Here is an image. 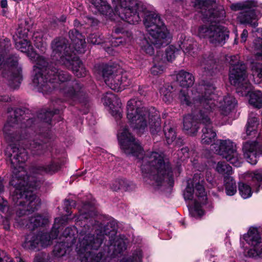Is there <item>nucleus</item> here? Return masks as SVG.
<instances>
[{
	"mask_svg": "<svg viewBox=\"0 0 262 262\" xmlns=\"http://www.w3.org/2000/svg\"><path fill=\"white\" fill-rule=\"evenodd\" d=\"M256 1L247 0L245 2L232 4L230 8L233 11H241L237 16V20L243 24H249L253 28L258 24L256 21V16L255 13V8L258 7Z\"/></svg>",
	"mask_w": 262,
	"mask_h": 262,
	"instance_id": "nucleus-13",
	"label": "nucleus"
},
{
	"mask_svg": "<svg viewBox=\"0 0 262 262\" xmlns=\"http://www.w3.org/2000/svg\"><path fill=\"white\" fill-rule=\"evenodd\" d=\"M176 79L180 85L184 88L191 86L194 82L193 76L191 73L184 70L180 71L176 74Z\"/></svg>",
	"mask_w": 262,
	"mask_h": 262,
	"instance_id": "nucleus-24",
	"label": "nucleus"
},
{
	"mask_svg": "<svg viewBox=\"0 0 262 262\" xmlns=\"http://www.w3.org/2000/svg\"><path fill=\"white\" fill-rule=\"evenodd\" d=\"M14 41L16 48L20 52L27 54L30 59L35 63L33 69L34 75L33 78V82L35 85L38 86L40 85V82L39 79L40 78L41 80H43L39 72L41 69L40 66H42V63H43V66L46 64V60L44 57L40 56L33 51V47L28 39H18Z\"/></svg>",
	"mask_w": 262,
	"mask_h": 262,
	"instance_id": "nucleus-12",
	"label": "nucleus"
},
{
	"mask_svg": "<svg viewBox=\"0 0 262 262\" xmlns=\"http://www.w3.org/2000/svg\"><path fill=\"white\" fill-rule=\"evenodd\" d=\"M118 139L121 148L125 154L138 159V162L145 182L157 186H160L163 181L170 185L173 183L170 165L168 162H165L163 153L148 152L143 157V148L125 126H121L119 130Z\"/></svg>",
	"mask_w": 262,
	"mask_h": 262,
	"instance_id": "nucleus-3",
	"label": "nucleus"
},
{
	"mask_svg": "<svg viewBox=\"0 0 262 262\" xmlns=\"http://www.w3.org/2000/svg\"><path fill=\"white\" fill-rule=\"evenodd\" d=\"M92 4L96 13H99L103 15L110 16L112 12L110 6L103 0H88Z\"/></svg>",
	"mask_w": 262,
	"mask_h": 262,
	"instance_id": "nucleus-26",
	"label": "nucleus"
},
{
	"mask_svg": "<svg viewBox=\"0 0 262 262\" xmlns=\"http://www.w3.org/2000/svg\"><path fill=\"white\" fill-rule=\"evenodd\" d=\"M215 169L219 173L224 175L229 176L232 173L231 166L224 162H218Z\"/></svg>",
	"mask_w": 262,
	"mask_h": 262,
	"instance_id": "nucleus-38",
	"label": "nucleus"
},
{
	"mask_svg": "<svg viewBox=\"0 0 262 262\" xmlns=\"http://www.w3.org/2000/svg\"><path fill=\"white\" fill-rule=\"evenodd\" d=\"M203 180L199 181L195 186V194L197 199H194V205L189 208L190 214L192 216L198 218L204 214L201 204L206 203L207 200L206 192L205 190Z\"/></svg>",
	"mask_w": 262,
	"mask_h": 262,
	"instance_id": "nucleus-18",
	"label": "nucleus"
},
{
	"mask_svg": "<svg viewBox=\"0 0 262 262\" xmlns=\"http://www.w3.org/2000/svg\"><path fill=\"white\" fill-rule=\"evenodd\" d=\"M238 190L241 196L245 199L250 198L252 193L251 187L243 182L238 183Z\"/></svg>",
	"mask_w": 262,
	"mask_h": 262,
	"instance_id": "nucleus-37",
	"label": "nucleus"
},
{
	"mask_svg": "<svg viewBox=\"0 0 262 262\" xmlns=\"http://www.w3.org/2000/svg\"><path fill=\"white\" fill-rule=\"evenodd\" d=\"M58 233V227L55 224L50 233L40 232L37 234L30 233L27 235L23 246L27 249L39 250L40 247L51 245V241L57 238Z\"/></svg>",
	"mask_w": 262,
	"mask_h": 262,
	"instance_id": "nucleus-14",
	"label": "nucleus"
},
{
	"mask_svg": "<svg viewBox=\"0 0 262 262\" xmlns=\"http://www.w3.org/2000/svg\"><path fill=\"white\" fill-rule=\"evenodd\" d=\"M29 30V29L28 28H23L21 26H19L15 32V34L13 35L14 40L27 39Z\"/></svg>",
	"mask_w": 262,
	"mask_h": 262,
	"instance_id": "nucleus-42",
	"label": "nucleus"
},
{
	"mask_svg": "<svg viewBox=\"0 0 262 262\" xmlns=\"http://www.w3.org/2000/svg\"><path fill=\"white\" fill-rule=\"evenodd\" d=\"M66 20V17L65 16H62L59 19V21L64 22Z\"/></svg>",
	"mask_w": 262,
	"mask_h": 262,
	"instance_id": "nucleus-60",
	"label": "nucleus"
},
{
	"mask_svg": "<svg viewBox=\"0 0 262 262\" xmlns=\"http://www.w3.org/2000/svg\"><path fill=\"white\" fill-rule=\"evenodd\" d=\"M35 46H36V48H38V49H40V50L42 51V52H44L46 50V45L45 43H41V44L40 45H39V44H38L37 42H36L35 44Z\"/></svg>",
	"mask_w": 262,
	"mask_h": 262,
	"instance_id": "nucleus-55",
	"label": "nucleus"
},
{
	"mask_svg": "<svg viewBox=\"0 0 262 262\" xmlns=\"http://www.w3.org/2000/svg\"><path fill=\"white\" fill-rule=\"evenodd\" d=\"M103 104L108 107L110 113L116 120L122 117V103L119 98L112 92H107L102 98Z\"/></svg>",
	"mask_w": 262,
	"mask_h": 262,
	"instance_id": "nucleus-20",
	"label": "nucleus"
},
{
	"mask_svg": "<svg viewBox=\"0 0 262 262\" xmlns=\"http://www.w3.org/2000/svg\"><path fill=\"white\" fill-rule=\"evenodd\" d=\"M67 242H62L57 244L53 250L54 254L57 257H61L66 254L70 246L67 244Z\"/></svg>",
	"mask_w": 262,
	"mask_h": 262,
	"instance_id": "nucleus-34",
	"label": "nucleus"
},
{
	"mask_svg": "<svg viewBox=\"0 0 262 262\" xmlns=\"http://www.w3.org/2000/svg\"><path fill=\"white\" fill-rule=\"evenodd\" d=\"M60 219H59V218H56V219H55V223H59V221H60Z\"/></svg>",
	"mask_w": 262,
	"mask_h": 262,
	"instance_id": "nucleus-61",
	"label": "nucleus"
},
{
	"mask_svg": "<svg viewBox=\"0 0 262 262\" xmlns=\"http://www.w3.org/2000/svg\"><path fill=\"white\" fill-rule=\"evenodd\" d=\"M248 31L246 29H244L243 31V32L242 33L241 36L242 42H245L246 41L247 38L248 37Z\"/></svg>",
	"mask_w": 262,
	"mask_h": 262,
	"instance_id": "nucleus-54",
	"label": "nucleus"
},
{
	"mask_svg": "<svg viewBox=\"0 0 262 262\" xmlns=\"http://www.w3.org/2000/svg\"><path fill=\"white\" fill-rule=\"evenodd\" d=\"M88 41L93 45H99L102 43V39L95 34H91L88 38Z\"/></svg>",
	"mask_w": 262,
	"mask_h": 262,
	"instance_id": "nucleus-47",
	"label": "nucleus"
},
{
	"mask_svg": "<svg viewBox=\"0 0 262 262\" xmlns=\"http://www.w3.org/2000/svg\"><path fill=\"white\" fill-rule=\"evenodd\" d=\"M188 148L187 147H183L181 148V150L179 152L178 155H180L181 154H183L184 155V160L186 158H188L189 157V153H188Z\"/></svg>",
	"mask_w": 262,
	"mask_h": 262,
	"instance_id": "nucleus-52",
	"label": "nucleus"
},
{
	"mask_svg": "<svg viewBox=\"0 0 262 262\" xmlns=\"http://www.w3.org/2000/svg\"><path fill=\"white\" fill-rule=\"evenodd\" d=\"M180 41L181 43L179 45V47L183 50L186 55L194 57L196 55V43L192 39H186L184 35H181Z\"/></svg>",
	"mask_w": 262,
	"mask_h": 262,
	"instance_id": "nucleus-23",
	"label": "nucleus"
},
{
	"mask_svg": "<svg viewBox=\"0 0 262 262\" xmlns=\"http://www.w3.org/2000/svg\"><path fill=\"white\" fill-rule=\"evenodd\" d=\"M200 66L204 70L210 74L214 72V69H215V63L214 59L208 57L204 58L200 62Z\"/></svg>",
	"mask_w": 262,
	"mask_h": 262,
	"instance_id": "nucleus-35",
	"label": "nucleus"
},
{
	"mask_svg": "<svg viewBox=\"0 0 262 262\" xmlns=\"http://www.w3.org/2000/svg\"><path fill=\"white\" fill-rule=\"evenodd\" d=\"M20 262H25L22 259H20L19 260ZM34 262H43V260L41 257L40 256H36L35 257Z\"/></svg>",
	"mask_w": 262,
	"mask_h": 262,
	"instance_id": "nucleus-58",
	"label": "nucleus"
},
{
	"mask_svg": "<svg viewBox=\"0 0 262 262\" xmlns=\"http://www.w3.org/2000/svg\"><path fill=\"white\" fill-rule=\"evenodd\" d=\"M111 45L112 47H118L125 44V40L122 37L113 38L111 40Z\"/></svg>",
	"mask_w": 262,
	"mask_h": 262,
	"instance_id": "nucleus-48",
	"label": "nucleus"
},
{
	"mask_svg": "<svg viewBox=\"0 0 262 262\" xmlns=\"http://www.w3.org/2000/svg\"><path fill=\"white\" fill-rule=\"evenodd\" d=\"M111 48H110V47H108V48H107V49H106V51H107V52H108V53L111 51Z\"/></svg>",
	"mask_w": 262,
	"mask_h": 262,
	"instance_id": "nucleus-62",
	"label": "nucleus"
},
{
	"mask_svg": "<svg viewBox=\"0 0 262 262\" xmlns=\"http://www.w3.org/2000/svg\"><path fill=\"white\" fill-rule=\"evenodd\" d=\"M215 87L212 84L199 85L192 91L191 98L186 90H181L179 98L181 103L191 107H197L199 112L188 114L183 118V128L190 136H195L198 132V123L204 125L202 129L201 141L203 144H212L216 138V131L212 126V118L216 114L217 104L222 115L227 116L234 108L235 99L229 95L224 97H218L214 94Z\"/></svg>",
	"mask_w": 262,
	"mask_h": 262,
	"instance_id": "nucleus-1",
	"label": "nucleus"
},
{
	"mask_svg": "<svg viewBox=\"0 0 262 262\" xmlns=\"http://www.w3.org/2000/svg\"><path fill=\"white\" fill-rule=\"evenodd\" d=\"M0 5L2 8H5L7 7V0H1Z\"/></svg>",
	"mask_w": 262,
	"mask_h": 262,
	"instance_id": "nucleus-57",
	"label": "nucleus"
},
{
	"mask_svg": "<svg viewBox=\"0 0 262 262\" xmlns=\"http://www.w3.org/2000/svg\"><path fill=\"white\" fill-rule=\"evenodd\" d=\"M101 73L106 84L114 91H121L130 84L126 72L122 73L112 66H103Z\"/></svg>",
	"mask_w": 262,
	"mask_h": 262,
	"instance_id": "nucleus-11",
	"label": "nucleus"
},
{
	"mask_svg": "<svg viewBox=\"0 0 262 262\" xmlns=\"http://www.w3.org/2000/svg\"><path fill=\"white\" fill-rule=\"evenodd\" d=\"M164 132L167 143L170 144L176 138L175 130L170 125L166 124L164 126Z\"/></svg>",
	"mask_w": 262,
	"mask_h": 262,
	"instance_id": "nucleus-39",
	"label": "nucleus"
},
{
	"mask_svg": "<svg viewBox=\"0 0 262 262\" xmlns=\"http://www.w3.org/2000/svg\"><path fill=\"white\" fill-rule=\"evenodd\" d=\"M59 113V110L55 109L51 111L50 109L45 110L39 114L38 117L46 122L49 123L51 121V118L54 114Z\"/></svg>",
	"mask_w": 262,
	"mask_h": 262,
	"instance_id": "nucleus-36",
	"label": "nucleus"
},
{
	"mask_svg": "<svg viewBox=\"0 0 262 262\" xmlns=\"http://www.w3.org/2000/svg\"><path fill=\"white\" fill-rule=\"evenodd\" d=\"M225 190L227 195L232 196L234 195L236 191V185L235 181L231 177H225L224 178Z\"/></svg>",
	"mask_w": 262,
	"mask_h": 262,
	"instance_id": "nucleus-30",
	"label": "nucleus"
},
{
	"mask_svg": "<svg viewBox=\"0 0 262 262\" xmlns=\"http://www.w3.org/2000/svg\"><path fill=\"white\" fill-rule=\"evenodd\" d=\"M127 118L132 127L142 133L149 126L150 131L156 135L161 130V119L159 112L154 108L144 106L138 98L130 99L126 106Z\"/></svg>",
	"mask_w": 262,
	"mask_h": 262,
	"instance_id": "nucleus-8",
	"label": "nucleus"
},
{
	"mask_svg": "<svg viewBox=\"0 0 262 262\" xmlns=\"http://www.w3.org/2000/svg\"><path fill=\"white\" fill-rule=\"evenodd\" d=\"M239 56L230 57L229 81L231 84L236 87V92L241 96H246L251 91V85L247 80V67L245 64L239 61Z\"/></svg>",
	"mask_w": 262,
	"mask_h": 262,
	"instance_id": "nucleus-10",
	"label": "nucleus"
},
{
	"mask_svg": "<svg viewBox=\"0 0 262 262\" xmlns=\"http://www.w3.org/2000/svg\"><path fill=\"white\" fill-rule=\"evenodd\" d=\"M160 93L163 101L166 103H170L173 100V87L171 85L166 84L160 90Z\"/></svg>",
	"mask_w": 262,
	"mask_h": 262,
	"instance_id": "nucleus-29",
	"label": "nucleus"
},
{
	"mask_svg": "<svg viewBox=\"0 0 262 262\" xmlns=\"http://www.w3.org/2000/svg\"><path fill=\"white\" fill-rule=\"evenodd\" d=\"M69 37L72 41V46L78 53H84L85 48V38L76 29L69 32Z\"/></svg>",
	"mask_w": 262,
	"mask_h": 262,
	"instance_id": "nucleus-22",
	"label": "nucleus"
},
{
	"mask_svg": "<svg viewBox=\"0 0 262 262\" xmlns=\"http://www.w3.org/2000/svg\"><path fill=\"white\" fill-rule=\"evenodd\" d=\"M180 50L174 46L171 45L168 47L165 50V57L168 61H173L177 55L179 54Z\"/></svg>",
	"mask_w": 262,
	"mask_h": 262,
	"instance_id": "nucleus-40",
	"label": "nucleus"
},
{
	"mask_svg": "<svg viewBox=\"0 0 262 262\" xmlns=\"http://www.w3.org/2000/svg\"><path fill=\"white\" fill-rule=\"evenodd\" d=\"M112 1L115 5V14L128 24L138 23L141 21V17H144V25L153 43L163 45L168 43L169 33L158 14L146 8L139 9V5L135 0Z\"/></svg>",
	"mask_w": 262,
	"mask_h": 262,
	"instance_id": "nucleus-4",
	"label": "nucleus"
},
{
	"mask_svg": "<svg viewBox=\"0 0 262 262\" xmlns=\"http://www.w3.org/2000/svg\"><path fill=\"white\" fill-rule=\"evenodd\" d=\"M176 2L179 3L180 5L183 7L184 8V0H174Z\"/></svg>",
	"mask_w": 262,
	"mask_h": 262,
	"instance_id": "nucleus-59",
	"label": "nucleus"
},
{
	"mask_svg": "<svg viewBox=\"0 0 262 262\" xmlns=\"http://www.w3.org/2000/svg\"><path fill=\"white\" fill-rule=\"evenodd\" d=\"M5 155L10 158L11 168H13L11 185L15 189L12 196L13 201L19 208L17 211L19 216L29 214L36 210L40 205V200L33 193V189H37L41 184L40 181L34 175L48 173L52 174L60 168L59 164L51 161L44 165L33 167L30 170L31 174L26 176L24 163L28 159V154L24 148H18L10 145L5 150Z\"/></svg>",
	"mask_w": 262,
	"mask_h": 262,
	"instance_id": "nucleus-2",
	"label": "nucleus"
},
{
	"mask_svg": "<svg viewBox=\"0 0 262 262\" xmlns=\"http://www.w3.org/2000/svg\"><path fill=\"white\" fill-rule=\"evenodd\" d=\"M40 67L39 73L43 80L39 79L40 85L38 86L33 82L39 92L48 94L58 87L66 101L81 102L84 98L85 94L82 84L77 80H71V76L68 72L49 66L47 61L44 66L42 63Z\"/></svg>",
	"mask_w": 262,
	"mask_h": 262,
	"instance_id": "nucleus-5",
	"label": "nucleus"
},
{
	"mask_svg": "<svg viewBox=\"0 0 262 262\" xmlns=\"http://www.w3.org/2000/svg\"><path fill=\"white\" fill-rule=\"evenodd\" d=\"M249 103L255 107H262V93L259 91L252 92L249 94Z\"/></svg>",
	"mask_w": 262,
	"mask_h": 262,
	"instance_id": "nucleus-32",
	"label": "nucleus"
},
{
	"mask_svg": "<svg viewBox=\"0 0 262 262\" xmlns=\"http://www.w3.org/2000/svg\"><path fill=\"white\" fill-rule=\"evenodd\" d=\"M71 64L69 66H66L68 68H71L73 73L77 77H81L85 76L87 74V71L84 68L82 62L79 59L74 55L71 59Z\"/></svg>",
	"mask_w": 262,
	"mask_h": 262,
	"instance_id": "nucleus-25",
	"label": "nucleus"
},
{
	"mask_svg": "<svg viewBox=\"0 0 262 262\" xmlns=\"http://www.w3.org/2000/svg\"><path fill=\"white\" fill-rule=\"evenodd\" d=\"M68 41L64 38H55L51 43L52 52L51 56L53 60L65 66L71 64V59L75 55L72 51L70 46H68Z\"/></svg>",
	"mask_w": 262,
	"mask_h": 262,
	"instance_id": "nucleus-15",
	"label": "nucleus"
},
{
	"mask_svg": "<svg viewBox=\"0 0 262 262\" xmlns=\"http://www.w3.org/2000/svg\"><path fill=\"white\" fill-rule=\"evenodd\" d=\"M29 148L33 154L39 155L44 152L47 148V145L41 143L40 141H33L30 144Z\"/></svg>",
	"mask_w": 262,
	"mask_h": 262,
	"instance_id": "nucleus-33",
	"label": "nucleus"
},
{
	"mask_svg": "<svg viewBox=\"0 0 262 262\" xmlns=\"http://www.w3.org/2000/svg\"><path fill=\"white\" fill-rule=\"evenodd\" d=\"M194 189L188 184L183 192L184 198L185 200H193L194 199Z\"/></svg>",
	"mask_w": 262,
	"mask_h": 262,
	"instance_id": "nucleus-45",
	"label": "nucleus"
},
{
	"mask_svg": "<svg viewBox=\"0 0 262 262\" xmlns=\"http://www.w3.org/2000/svg\"><path fill=\"white\" fill-rule=\"evenodd\" d=\"M142 253L140 249H137L133 253L132 256L124 257L120 262H142Z\"/></svg>",
	"mask_w": 262,
	"mask_h": 262,
	"instance_id": "nucleus-41",
	"label": "nucleus"
},
{
	"mask_svg": "<svg viewBox=\"0 0 262 262\" xmlns=\"http://www.w3.org/2000/svg\"><path fill=\"white\" fill-rule=\"evenodd\" d=\"M18 57L13 56L7 59L6 63L12 68L13 72L11 76L10 85L15 89L19 86L23 79L21 67L18 66Z\"/></svg>",
	"mask_w": 262,
	"mask_h": 262,
	"instance_id": "nucleus-21",
	"label": "nucleus"
},
{
	"mask_svg": "<svg viewBox=\"0 0 262 262\" xmlns=\"http://www.w3.org/2000/svg\"><path fill=\"white\" fill-rule=\"evenodd\" d=\"M117 248L119 252L123 251L126 249V245L124 241H120L118 243Z\"/></svg>",
	"mask_w": 262,
	"mask_h": 262,
	"instance_id": "nucleus-53",
	"label": "nucleus"
},
{
	"mask_svg": "<svg viewBox=\"0 0 262 262\" xmlns=\"http://www.w3.org/2000/svg\"><path fill=\"white\" fill-rule=\"evenodd\" d=\"M165 66L160 64H155L150 69V73L154 76H158L164 73Z\"/></svg>",
	"mask_w": 262,
	"mask_h": 262,
	"instance_id": "nucleus-43",
	"label": "nucleus"
},
{
	"mask_svg": "<svg viewBox=\"0 0 262 262\" xmlns=\"http://www.w3.org/2000/svg\"><path fill=\"white\" fill-rule=\"evenodd\" d=\"M253 182L256 183V185L260 187V184L262 183V172H258L254 174L252 177Z\"/></svg>",
	"mask_w": 262,
	"mask_h": 262,
	"instance_id": "nucleus-49",
	"label": "nucleus"
},
{
	"mask_svg": "<svg viewBox=\"0 0 262 262\" xmlns=\"http://www.w3.org/2000/svg\"><path fill=\"white\" fill-rule=\"evenodd\" d=\"M261 37H258L253 42V47L255 50H258L254 54L255 61L251 63V69L253 77L256 76L258 78L255 83H259V80L262 79V29H261Z\"/></svg>",
	"mask_w": 262,
	"mask_h": 262,
	"instance_id": "nucleus-19",
	"label": "nucleus"
},
{
	"mask_svg": "<svg viewBox=\"0 0 262 262\" xmlns=\"http://www.w3.org/2000/svg\"><path fill=\"white\" fill-rule=\"evenodd\" d=\"M76 231V229L75 227H67L64 230L62 235L66 238L69 237L73 242L75 239L74 235Z\"/></svg>",
	"mask_w": 262,
	"mask_h": 262,
	"instance_id": "nucleus-46",
	"label": "nucleus"
},
{
	"mask_svg": "<svg viewBox=\"0 0 262 262\" xmlns=\"http://www.w3.org/2000/svg\"><path fill=\"white\" fill-rule=\"evenodd\" d=\"M259 125V120L256 114L251 113L248 117L246 125V133L247 135H251L252 133L256 134L257 128Z\"/></svg>",
	"mask_w": 262,
	"mask_h": 262,
	"instance_id": "nucleus-28",
	"label": "nucleus"
},
{
	"mask_svg": "<svg viewBox=\"0 0 262 262\" xmlns=\"http://www.w3.org/2000/svg\"><path fill=\"white\" fill-rule=\"evenodd\" d=\"M139 93H140L141 95H144V94L141 92V90L139 89Z\"/></svg>",
	"mask_w": 262,
	"mask_h": 262,
	"instance_id": "nucleus-64",
	"label": "nucleus"
},
{
	"mask_svg": "<svg viewBox=\"0 0 262 262\" xmlns=\"http://www.w3.org/2000/svg\"><path fill=\"white\" fill-rule=\"evenodd\" d=\"M11 46V43L9 39L8 38L2 39L0 38V53L4 54L5 55V53L7 50H8Z\"/></svg>",
	"mask_w": 262,
	"mask_h": 262,
	"instance_id": "nucleus-44",
	"label": "nucleus"
},
{
	"mask_svg": "<svg viewBox=\"0 0 262 262\" xmlns=\"http://www.w3.org/2000/svg\"><path fill=\"white\" fill-rule=\"evenodd\" d=\"M21 110L16 109L10 113L3 128V133L6 140L9 142L23 139L26 138L31 130L32 119H29L26 121H21L20 117L17 114H20Z\"/></svg>",
	"mask_w": 262,
	"mask_h": 262,
	"instance_id": "nucleus-9",
	"label": "nucleus"
},
{
	"mask_svg": "<svg viewBox=\"0 0 262 262\" xmlns=\"http://www.w3.org/2000/svg\"><path fill=\"white\" fill-rule=\"evenodd\" d=\"M198 177L200 178V177L198 174H195L193 180H194L195 179H197Z\"/></svg>",
	"mask_w": 262,
	"mask_h": 262,
	"instance_id": "nucleus-63",
	"label": "nucleus"
},
{
	"mask_svg": "<svg viewBox=\"0 0 262 262\" xmlns=\"http://www.w3.org/2000/svg\"><path fill=\"white\" fill-rule=\"evenodd\" d=\"M246 242L252 248L245 251L246 256L253 258L262 257L261 238L257 229L251 228L247 234L244 235Z\"/></svg>",
	"mask_w": 262,
	"mask_h": 262,
	"instance_id": "nucleus-17",
	"label": "nucleus"
},
{
	"mask_svg": "<svg viewBox=\"0 0 262 262\" xmlns=\"http://www.w3.org/2000/svg\"><path fill=\"white\" fill-rule=\"evenodd\" d=\"M216 0H195L193 7L201 14L203 21L210 22L199 27L198 35L200 38H208L209 41L215 45L224 44L229 38L228 29L216 22L222 21L226 17V12L223 6H219L215 9Z\"/></svg>",
	"mask_w": 262,
	"mask_h": 262,
	"instance_id": "nucleus-7",
	"label": "nucleus"
},
{
	"mask_svg": "<svg viewBox=\"0 0 262 262\" xmlns=\"http://www.w3.org/2000/svg\"><path fill=\"white\" fill-rule=\"evenodd\" d=\"M64 205L65 206V210L67 213H69L68 207L76 206V202L73 200H66L64 202Z\"/></svg>",
	"mask_w": 262,
	"mask_h": 262,
	"instance_id": "nucleus-51",
	"label": "nucleus"
},
{
	"mask_svg": "<svg viewBox=\"0 0 262 262\" xmlns=\"http://www.w3.org/2000/svg\"><path fill=\"white\" fill-rule=\"evenodd\" d=\"M79 215L77 218L81 222L83 228L79 237V242L76 245V251L81 259V262H104L102 253H95L92 250H97L101 246L104 234L101 231H97L96 225L90 226L92 220L89 222V217L94 214L93 208L90 203H86L79 209Z\"/></svg>",
	"mask_w": 262,
	"mask_h": 262,
	"instance_id": "nucleus-6",
	"label": "nucleus"
},
{
	"mask_svg": "<svg viewBox=\"0 0 262 262\" xmlns=\"http://www.w3.org/2000/svg\"><path fill=\"white\" fill-rule=\"evenodd\" d=\"M124 181L123 180L116 181L112 186V189L114 191H117L121 189H123Z\"/></svg>",
	"mask_w": 262,
	"mask_h": 262,
	"instance_id": "nucleus-50",
	"label": "nucleus"
},
{
	"mask_svg": "<svg viewBox=\"0 0 262 262\" xmlns=\"http://www.w3.org/2000/svg\"><path fill=\"white\" fill-rule=\"evenodd\" d=\"M215 152L235 167H239L242 163V158L236 151L235 145L230 140L220 141V145L215 150Z\"/></svg>",
	"mask_w": 262,
	"mask_h": 262,
	"instance_id": "nucleus-16",
	"label": "nucleus"
},
{
	"mask_svg": "<svg viewBox=\"0 0 262 262\" xmlns=\"http://www.w3.org/2000/svg\"><path fill=\"white\" fill-rule=\"evenodd\" d=\"M151 36L149 35L148 39L144 38L142 40L141 48V50L146 54L149 55H153L155 53V50L153 45L157 46V47H160L163 45H155L150 40Z\"/></svg>",
	"mask_w": 262,
	"mask_h": 262,
	"instance_id": "nucleus-31",
	"label": "nucleus"
},
{
	"mask_svg": "<svg viewBox=\"0 0 262 262\" xmlns=\"http://www.w3.org/2000/svg\"><path fill=\"white\" fill-rule=\"evenodd\" d=\"M48 223V219L40 214H35L31 216L26 223V226L31 230L36 227L46 225Z\"/></svg>",
	"mask_w": 262,
	"mask_h": 262,
	"instance_id": "nucleus-27",
	"label": "nucleus"
},
{
	"mask_svg": "<svg viewBox=\"0 0 262 262\" xmlns=\"http://www.w3.org/2000/svg\"><path fill=\"white\" fill-rule=\"evenodd\" d=\"M10 99L8 96H1L0 102H7Z\"/></svg>",
	"mask_w": 262,
	"mask_h": 262,
	"instance_id": "nucleus-56",
	"label": "nucleus"
}]
</instances>
